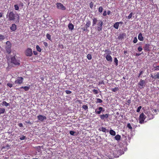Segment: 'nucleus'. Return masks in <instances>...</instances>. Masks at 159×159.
<instances>
[{
  "label": "nucleus",
  "instance_id": "1",
  "mask_svg": "<svg viewBox=\"0 0 159 159\" xmlns=\"http://www.w3.org/2000/svg\"><path fill=\"white\" fill-rule=\"evenodd\" d=\"M7 16L8 17L10 21L13 20L15 23H18L20 20V16L18 14H15L13 11L8 12Z\"/></svg>",
  "mask_w": 159,
  "mask_h": 159
},
{
  "label": "nucleus",
  "instance_id": "2",
  "mask_svg": "<svg viewBox=\"0 0 159 159\" xmlns=\"http://www.w3.org/2000/svg\"><path fill=\"white\" fill-rule=\"evenodd\" d=\"M11 62L16 65H20V61L16 55L11 57Z\"/></svg>",
  "mask_w": 159,
  "mask_h": 159
},
{
  "label": "nucleus",
  "instance_id": "3",
  "mask_svg": "<svg viewBox=\"0 0 159 159\" xmlns=\"http://www.w3.org/2000/svg\"><path fill=\"white\" fill-rule=\"evenodd\" d=\"M6 44L7 45L5 47L6 50L8 53L10 54L11 52V44L9 41H7Z\"/></svg>",
  "mask_w": 159,
  "mask_h": 159
},
{
  "label": "nucleus",
  "instance_id": "4",
  "mask_svg": "<svg viewBox=\"0 0 159 159\" xmlns=\"http://www.w3.org/2000/svg\"><path fill=\"white\" fill-rule=\"evenodd\" d=\"M146 118V116L142 113L139 115V123L141 124H142L144 123V120Z\"/></svg>",
  "mask_w": 159,
  "mask_h": 159
},
{
  "label": "nucleus",
  "instance_id": "5",
  "mask_svg": "<svg viewBox=\"0 0 159 159\" xmlns=\"http://www.w3.org/2000/svg\"><path fill=\"white\" fill-rule=\"evenodd\" d=\"M105 52H107L108 54H107L106 56V60L108 61H110L111 62L112 61V59L111 57L109 54H111V51H110L108 50L107 49H106L105 50Z\"/></svg>",
  "mask_w": 159,
  "mask_h": 159
},
{
  "label": "nucleus",
  "instance_id": "6",
  "mask_svg": "<svg viewBox=\"0 0 159 159\" xmlns=\"http://www.w3.org/2000/svg\"><path fill=\"white\" fill-rule=\"evenodd\" d=\"M103 24V22L101 20H98V22L97 24V29L98 32H100L102 30V26Z\"/></svg>",
  "mask_w": 159,
  "mask_h": 159
},
{
  "label": "nucleus",
  "instance_id": "7",
  "mask_svg": "<svg viewBox=\"0 0 159 159\" xmlns=\"http://www.w3.org/2000/svg\"><path fill=\"white\" fill-rule=\"evenodd\" d=\"M25 54L27 57H31L33 53L31 48H28L25 51Z\"/></svg>",
  "mask_w": 159,
  "mask_h": 159
},
{
  "label": "nucleus",
  "instance_id": "8",
  "mask_svg": "<svg viewBox=\"0 0 159 159\" xmlns=\"http://www.w3.org/2000/svg\"><path fill=\"white\" fill-rule=\"evenodd\" d=\"M57 8L59 9L62 10H64L66 9V8L60 2L57 3L56 4Z\"/></svg>",
  "mask_w": 159,
  "mask_h": 159
},
{
  "label": "nucleus",
  "instance_id": "9",
  "mask_svg": "<svg viewBox=\"0 0 159 159\" xmlns=\"http://www.w3.org/2000/svg\"><path fill=\"white\" fill-rule=\"evenodd\" d=\"M37 118L38 120L40 122H43L44 120L46 119V116H44L40 115L37 116Z\"/></svg>",
  "mask_w": 159,
  "mask_h": 159
},
{
  "label": "nucleus",
  "instance_id": "10",
  "mask_svg": "<svg viewBox=\"0 0 159 159\" xmlns=\"http://www.w3.org/2000/svg\"><path fill=\"white\" fill-rule=\"evenodd\" d=\"M23 80V78L21 77H19L15 81V83L16 84H20L22 83Z\"/></svg>",
  "mask_w": 159,
  "mask_h": 159
},
{
  "label": "nucleus",
  "instance_id": "11",
  "mask_svg": "<svg viewBox=\"0 0 159 159\" xmlns=\"http://www.w3.org/2000/svg\"><path fill=\"white\" fill-rule=\"evenodd\" d=\"M109 115L108 114H106L105 115H100L99 116L101 119L102 120H105L107 119Z\"/></svg>",
  "mask_w": 159,
  "mask_h": 159
},
{
  "label": "nucleus",
  "instance_id": "12",
  "mask_svg": "<svg viewBox=\"0 0 159 159\" xmlns=\"http://www.w3.org/2000/svg\"><path fill=\"white\" fill-rule=\"evenodd\" d=\"M151 77L155 80L159 79V72H157L156 74H155L154 75L151 74Z\"/></svg>",
  "mask_w": 159,
  "mask_h": 159
},
{
  "label": "nucleus",
  "instance_id": "13",
  "mask_svg": "<svg viewBox=\"0 0 159 159\" xmlns=\"http://www.w3.org/2000/svg\"><path fill=\"white\" fill-rule=\"evenodd\" d=\"M145 81L141 79L138 83V84L142 87V88H143L145 86Z\"/></svg>",
  "mask_w": 159,
  "mask_h": 159
},
{
  "label": "nucleus",
  "instance_id": "14",
  "mask_svg": "<svg viewBox=\"0 0 159 159\" xmlns=\"http://www.w3.org/2000/svg\"><path fill=\"white\" fill-rule=\"evenodd\" d=\"M98 109V111H97V109L95 110V112L97 114H99L101 113V111H104L103 108L102 107H99Z\"/></svg>",
  "mask_w": 159,
  "mask_h": 159
},
{
  "label": "nucleus",
  "instance_id": "15",
  "mask_svg": "<svg viewBox=\"0 0 159 159\" xmlns=\"http://www.w3.org/2000/svg\"><path fill=\"white\" fill-rule=\"evenodd\" d=\"M17 29L16 25L15 24H12L10 27V29L13 31H15Z\"/></svg>",
  "mask_w": 159,
  "mask_h": 159
},
{
  "label": "nucleus",
  "instance_id": "16",
  "mask_svg": "<svg viewBox=\"0 0 159 159\" xmlns=\"http://www.w3.org/2000/svg\"><path fill=\"white\" fill-rule=\"evenodd\" d=\"M147 116L149 118V120H151L154 118V115L151 113L150 112L147 113Z\"/></svg>",
  "mask_w": 159,
  "mask_h": 159
},
{
  "label": "nucleus",
  "instance_id": "17",
  "mask_svg": "<svg viewBox=\"0 0 159 159\" xmlns=\"http://www.w3.org/2000/svg\"><path fill=\"white\" fill-rule=\"evenodd\" d=\"M126 34L125 33H124L122 34H120L118 37V39H122L124 37H125Z\"/></svg>",
  "mask_w": 159,
  "mask_h": 159
},
{
  "label": "nucleus",
  "instance_id": "18",
  "mask_svg": "<svg viewBox=\"0 0 159 159\" xmlns=\"http://www.w3.org/2000/svg\"><path fill=\"white\" fill-rule=\"evenodd\" d=\"M149 44H145L144 46L143 47V48L145 52H148L149 51Z\"/></svg>",
  "mask_w": 159,
  "mask_h": 159
},
{
  "label": "nucleus",
  "instance_id": "19",
  "mask_svg": "<svg viewBox=\"0 0 159 159\" xmlns=\"http://www.w3.org/2000/svg\"><path fill=\"white\" fill-rule=\"evenodd\" d=\"M138 39L140 41H143L144 40L143 37L142 36V34L141 33H140L138 36Z\"/></svg>",
  "mask_w": 159,
  "mask_h": 159
},
{
  "label": "nucleus",
  "instance_id": "20",
  "mask_svg": "<svg viewBox=\"0 0 159 159\" xmlns=\"http://www.w3.org/2000/svg\"><path fill=\"white\" fill-rule=\"evenodd\" d=\"M68 27L70 30H72L74 29V26L71 23H69L68 25Z\"/></svg>",
  "mask_w": 159,
  "mask_h": 159
},
{
  "label": "nucleus",
  "instance_id": "21",
  "mask_svg": "<svg viewBox=\"0 0 159 159\" xmlns=\"http://www.w3.org/2000/svg\"><path fill=\"white\" fill-rule=\"evenodd\" d=\"M98 20H97V19L96 18H94L93 19V25L92 26H95L96 24L97 23V22L98 21Z\"/></svg>",
  "mask_w": 159,
  "mask_h": 159
},
{
  "label": "nucleus",
  "instance_id": "22",
  "mask_svg": "<svg viewBox=\"0 0 159 159\" xmlns=\"http://www.w3.org/2000/svg\"><path fill=\"white\" fill-rule=\"evenodd\" d=\"M30 88V86H22L20 88V89H23L25 91H28Z\"/></svg>",
  "mask_w": 159,
  "mask_h": 159
},
{
  "label": "nucleus",
  "instance_id": "23",
  "mask_svg": "<svg viewBox=\"0 0 159 159\" xmlns=\"http://www.w3.org/2000/svg\"><path fill=\"white\" fill-rule=\"evenodd\" d=\"M102 131V132L106 133V132H109V130H107L105 128L103 127L101 128V130L100 129V131Z\"/></svg>",
  "mask_w": 159,
  "mask_h": 159
},
{
  "label": "nucleus",
  "instance_id": "24",
  "mask_svg": "<svg viewBox=\"0 0 159 159\" xmlns=\"http://www.w3.org/2000/svg\"><path fill=\"white\" fill-rule=\"evenodd\" d=\"M110 134L112 136H115L116 134V133L115 131L112 129H111L109 132Z\"/></svg>",
  "mask_w": 159,
  "mask_h": 159
},
{
  "label": "nucleus",
  "instance_id": "25",
  "mask_svg": "<svg viewBox=\"0 0 159 159\" xmlns=\"http://www.w3.org/2000/svg\"><path fill=\"white\" fill-rule=\"evenodd\" d=\"M1 104L2 106H5L6 107H7L9 106V103H8L4 101L2 102Z\"/></svg>",
  "mask_w": 159,
  "mask_h": 159
},
{
  "label": "nucleus",
  "instance_id": "26",
  "mask_svg": "<svg viewBox=\"0 0 159 159\" xmlns=\"http://www.w3.org/2000/svg\"><path fill=\"white\" fill-rule=\"evenodd\" d=\"M121 138V136L120 135L117 134L115 136V140H117V141H119L120 140Z\"/></svg>",
  "mask_w": 159,
  "mask_h": 159
},
{
  "label": "nucleus",
  "instance_id": "27",
  "mask_svg": "<svg viewBox=\"0 0 159 159\" xmlns=\"http://www.w3.org/2000/svg\"><path fill=\"white\" fill-rule=\"evenodd\" d=\"M91 25V21L89 20H88L86 22L85 27H86V28H88V27H89Z\"/></svg>",
  "mask_w": 159,
  "mask_h": 159
},
{
  "label": "nucleus",
  "instance_id": "28",
  "mask_svg": "<svg viewBox=\"0 0 159 159\" xmlns=\"http://www.w3.org/2000/svg\"><path fill=\"white\" fill-rule=\"evenodd\" d=\"M119 25L118 23L117 22H116L113 25V27L115 29H118Z\"/></svg>",
  "mask_w": 159,
  "mask_h": 159
},
{
  "label": "nucleus",
  "instance_id": "29",
  "mask_svg": "<svg viewBox=\"0 0 159 159\" xmlns=\"http://www.w3.org/2000/svg\"><path fill=\"white\" fill-rule=\"evenodd\" d=\"M5 112V109L4 108H0V114H3Z\"/></svg>",
  "mask_w": 159,
  "mask_h": 159
},
{
  "label": "nucleus",
  "instance_id": "30",
  "mask_svg": "<svg viewBox=\"0 0 159 159\" xmlns=\"http://www.w3.org/2000/svg\"><path fill=\"white\" fill-rule=\"evenodd\" d=\"M36 48L37 51L39 52H40L41 51V49L38 45H36Z\"/></svg>",
  "mask_w": 159,
  "mask_h": 159
},
{
  "label": "nucleus",
  "instance_id": "31",
  "mask_svg": "<svg viewBox=\"0 0 159 159\" xmlns=\"http://www.w3.org/2000/svg\"><path fill=\"white\" fill-rule=\"evenodd\" d=\"M119 90L118 87H115L114 88H112L111 90L113 92H116Z\"/></svg>",
  "mask_w": 159,
  "mask_h": 159
},
{
  "label": "nucleus",
  "instance_id": "32",
  "mask_svg": "<svg viewBox=\"0 0 159 159\" xmlns=\"http://www.w3.org/2000/svg\"><path fill=\"white\" fill-rule=\"evenodd\" d=\"M114 62L115 63L116 66H117L118 65V60L116 57L114 58Z\"/></svg>",
  "mask_w": 159,
  "mask_h": 159
},
{
  "label": "nucleus",
  "instance_id": "33",
  "mask_svg": "<svg viewBox=\"0 0 159 159\" xmlns=\"http://www.w3.org/2000/svg\"><path fill=\"white\" fill-rule=\"evenodd\" d=\"M102 102V101L101 99L97 98L96 103H101Z\"/></svg>",
  "mask_w": 159,
  "mask_h": 159
},
{
  "label": "nucleus",
  "instance_id": "34",
  "mask_svg": "<svg viewBox=\"0 0 159 159\" xmlns=\"http://www.w3.org/2000/svg\"><path fill=\"white\" fill-rule=\"evenodd\" d=\"M87 58L88 59L90 60L92 59V55L90 54H88L87 55Z\"/></svg>",
  "mask_w": 159,
  "mask_h": 159
},
{
  "label": "nucleus",
  "instance_id": "35",
  "mask_svg": "<svg viewBox=\"0 0 159 159\" xmlns=\"http://www.w3.org/2000/svg\"><path fill=\"white\" fill-rule=\"evenodd\" d=\"M93 92L95 94H97L98 93V90L95 89H93Z\"/></svg>",
  "mask_w": 159,
  "mask_h": 159
},
{
  "label": "nucleus",
  "instance_id": "36",
  "mask_svg": "<svg viewBox=\"0 0 159 159\" xmlns=\"http://www.w3.org/2000/svg\"><path fill=\"white\" fill-rule=\"evenodd\" d=\"M14 7L15 9L17 11L19 10V7L17 4L15 5Z\"/></svg>",
  "mask_w": 159,
  "mask_h": 159
},
{
  "label": "nucleus",
  "instance_id": "37",
  "mask_svg": "<svg viewBox=\"0 0 159 159\" xmlns=\"http://www.w3.org/2000/svg\"><path fill=\"white\" fill-rule=\"evenodd\" d=\"M103 10V8L102 7L100 6L98 8V11L100 13H101Z\"/></svg>",
  "mask_w": 159,
  "mask_h": 159
},
{
  "label": "nucleus",
  "instance_id": "38",
  "mask_svg": "<svg viewBox=\"0 0 159 159\" xmlns=\"http://www.w3.org/2000/svg\"><path fill=\"white\" fill-rule=\"evenodd\" d=\"M46 37L49 40L51 39V36L49 34H47L46 35Z\"/></svg>",
  "mask_w": 159,
  "mask_h": 159
},
{
  "label": "nucleus",
  "instance_id": "39",
  "mask_svg": "<svg viewBox=\"0 0 159 159\" xmlns=\"http://www.w3.org/2000/svg\"><path fill=\"white\" fill-rule=\"evenodd\" d=\"M82 107L85 110H87L88 109V107L86 105H83L82 106Z\"/></svg>",
  "mask_w": 159,
  "mask_h": 159
},
{
  "label": "nucleus",
  "instance_id": "40",
  "mask_svg": "<svg viewBox=\"0 0 159 159\" xmlns=\"http://www.w3.org/2000/svg\"><path fill=\"white\" fill-rule=\"evenodd\" d=\"M93 6V3L92 2H91L89 3L90 7L91 8H92Z\"/></svg>",
  "mask_w": 159,
  "mask_h": 159
},
{
  "label": "nucleus",
  "instance_id": "41",
  "mask_svg": "<svg viewBox=\"0 0 159 159\" xmlns=\"http://www.w3.org/2000/svg\"><path fill=\"white\" fill-rule=\"evenodd\" d=\"M154 70H159V66H157L154 67Z\"/></svg>",
  "mask_w": 159,
  "mask_h": 159
},
{
  "label": "nucleus",
  "instance_id": "42",
  "mask_svg": "<svg viewBox=\"0 0 159 159\" xmlns=\"http://www.w3.org/2000/svg\"><path fill=\"white\" fill-rule=\"evenodd\" d=\"M126 104L128 105H129L131 103V101L130 99H129L126 101Z\"/></svg>",
  "mask_w": 159,
  "mask_h": 159
},
{
  "label": "nucleus",
  "instance_id": "43",
  "mask_svg": "<svg viewBox=\"0 0 159 159\" xmlns=\"http://www.w3.org/2000/svg\"><path fill=\"white\" fill-rule=\"evenodd\" d=\"M132 15H133V13L132 12L130 13L127 17L128 19H130L132 17Z\"/></svg>",
  "mask_w": 159,
  "mask_h": 159
},
{
  "label": "nucleus",
  "instance_id": "44",
  "mask_svg": "<svg viewBox=\"0 0 159 159\" xmlns=\"http://www.w3.org/2000/svg\"><path fill=\"white\" fill-rule=\"evenodd\" d=\"M127 127L130 129H132V127L131 126V125L130 123L128 124Z\"/></svg>",
  "mask_w": 159,
  "mask_h": 159
},
{
  "label": "nucleus",
  "instance_id": "45",
  "mask_svg": "<svg viewBox=\"0 0 159 159\" xmlns=\"http://www.w3.org/2000/svg\"><path fill=\"white\" fill-rule=\"evenodd\" d=\"M138 41V40L136 37H135L133 40V43H136Z\"/></svg>",
  "mask_w": 159,
  "mask_h": 159
},
{
  "label": "nucleus",
  "instance_id": "46",
  "mask_svg": "<svg viewBox=\"0 0 159 159\" xmlns=\"http://www.w3.org/2000/svg\"><path fill=\"white\" fill-rule=\"evenodd\" d=\"M5 39L4 36L2 35H0V40H3Z\"/></svg>",
  "mask_w": 159,
  "mask_h": 159
},
{
  "label": "nucleus",
  "instance_id": "47",
  "mask_svg": "<svg viewBox=\"0 0 159 159\" xmlns=\"http://www.w3.org/2000/svg\"><path fill=\"white\" fill-rule=\"evenodd\" d=\"M138 49L139 52H140L142 50L143 48L141 46H139L138 48Z\"/></svg>",
  "mask_w": 159,
  "mask_h": 159
},
{
  "label": "nucleus",
  "instance_id": "48",
  "mask_svg": "<svg viewBox=\"0 0 159 159\" xmlns=\"http://www.w3.org/2000/svg\"><path fill=\"white\" fill-rule=\"evenodd\" d=\"M141 108L142 107L141 106H140L139 107H138L136 111L137 112H139L140 111V109H141Z\"/></svg>",
  "mask_w": 159,
  "mask_h": 159
},
{
  "label": "nucleus",
  "instance_id": "49",
  "mask_svg": "<svg viewBox=\"0 0 159 159\" xmlns=\"http://www.w3.org/2000/svg\"><path fill=\"white\" fill-rule=\"evenodd\" d=\"M75 133V132L71 130L70 131V134L72 135H74Z\"/></svg>",
  "mask_w": 159,
  "mask_h": 159
},
{
  "label": "nucleus",
  "instance_id": "50",
  "mask_svg": "<svg viewBox=\"0 0 159 159\" xmlns=\"http://www.w3.org/2000/svg\"><path fill=\"white\" fill-rule=\"evenodd\" d=\"M26 137L24 135H22L21 137H20V139L21 140H24L25 138Z\"/></svg>",
  "mask_w": 159,
  "mask_h": 159
},
{
  "label": "nucleus",
  "instance_id": "51",
  "mask_svg": "<svg viewBox=\"0 0 159 159\" xmlns=\"http://www.w3.org/2000/svg\"><path fill=\"white\" fill-rule=\"evenodd\" d=\"M65 92L67 94H70L71 93V92L70 91L68 90H66Z\"/></svg>",
  "mask_w": 159,
  "mask_h": 159
},
{
  "label": "nucleus",
  "instance_id": "52",
  "mask_svg": "<svg viewBox=\"0 0 159 159\" xmlns=\"http://www.w3.org/2000/svg\"><path fill=\"white\" fill-rule=\"evenodd\" d=\"M7 85L10 88H11L12 87V84L10 83L7 84Z\"/></svg>",
  "mask_w": 159,
  "mask_h": 159
},
{
  "label": "nucleus",
  "instance_id": "53",
  "mask_svg": "<svg viewBox=\"0 0 159 159\" xmlns=\"http://www.w3.org/2000/svg\"><path fill=\"white\" fill-rule=\"evenodd\" d=\"M143 73V71H141V70L140 71L139 73V75L138 76V77H139Z\"/></svg>",
  "mask_w": 159,
  "mask_h": 159
},
{
  "label": "nucleus",
  "instance_id": "54",
  "mask_svg": "<svg viewBox=\"0 0 159 159\" xmlns=\"http://www.w3.org/2000/svg\"><path fill=\"white\" fill-rule=\"evenodd\" d=\"M107 15V14L106 11H105L103 13V15L104 16H105Z\"/></svg>",
  "mask_w": 159,
  "mask_h": 159
},
{
  "label": "nucleus",
  "instance_id": "55",
  "mask_svg": "<svg viewBox=\"0 0 159 159\" xmlns=\"http://www.w3.org/2000/svg\"><path fill=\"white\" fill-rule=\"evenodd\" d=\"M18 125L20 127H22L23 126V124L21 123L19 124Z\"/></svg>",
  "mask_w": 159,
  "mask_h": 159
},
{
  "label": "nucleus",
  "instance_id": "56",
  "mask_svg": "<svg viewBox=\"0 0 159 159\" xmlns=\"http://www.w3.org/2000/svg\"><path fill=\"white\" fill-rule=\"evenodd\" d=\"M34 54V55H37L38 54V52L36 51H33Z\"/></svg>",
  "mask_w": 159,
  "mask_h": 159
},
{
  "label": "nucleus",
  "instance_id": "57",
  "mask_svg": "<svg viewBox=\"0 0 159 159\" xmlns=\"http://www.w3.org/2000/svg\"><path fill=\"white\" fill-rule=\"evenodd\" d=\"M141 54V53H136L135 55L136 56H140Z\"/></svg>",
  "mask_w": 159,
  "mask_h": 159
},
{
  "label": "nucleus",
  "instance_id": "58",
  "mask_svg": "<svg viewBox=\"0 0 159 159\" xmlns=\"http://www.w3.org/2000/svg\"><path fill=\"white\" fill-rule=\"evenodd\" d=\"M88 28H86V27H85L83 29V30L84 31H86L87 30Z\"/></svg>",
  "mask_w": 159,
  "mask_h": 159
},
{
  "label": "nucleus",
  "instance_id": "59",
  "mask_svg": "<svg viewBox=\"0 0 159 159\" xmlns=\"http://www.w3.org/2000/svg\"><path fill=\"white\" fill-rule=\"evenodd\" d=\"M44 44L45 46L46 47L48 46V43L46 42H44Z\"/></svg>",
  "mask_w": 159,
  "mask_h": 159
},
{
  "label": "nucleus",
  "instance_id": "60",
  "mask_svg": "<svg viewBox=\"0 0 159 159\" xmlns=\"http://www.w3.org/2000/svg\"><path fill=\"white\" fill-rule=\"evenodd\" d=\"M111 13V11L109 10L107 12V14L108 15H110Z\"/></svg>",
  "mask_w": 159,
  "mask_h": 159
},
{
  "label": "nucleus",
  "instance_id": "61",
  "mask_svg": "<svg viewBox=\"0 0 159 159\" xmlns=\"http://www.w3.org/2000/svg\"><path fill=\"white\" fill-rule=\"evenodd\" d=\"M117 22L118 23L119 25L120 24H123V22L122 21H120V22Z\"/></svg>",
  "mask_w": 159,
  "mask_h": 159
},
{
  "label": "nucleus",
  "instance_id": "62",
  "mask_svg": "<svg viewBox=\"0 0 159 159\" xmlns=\"http://www.w3.org/2000/svg\"><path fill=\"white\" fill-rule=\"evenodd\" d=\"M154 111L155 112H157V110L156 109H153L152 110V111Z\"/></svg>",
  "mask_w": 159,
  "mask_h": 159
},
{
  "label": "nucleus",
  "instance_id": "63",
  "mask_svg": "<svg viewBox=\"0 0 159 159\" xmlns=\"http://www.w3.org/2000/svg\"><path fill=\"white\" fill-rule=\"evenodd\" d=\"M2 13H0V17H2Z\"/></svg>",
  "mask_w": 159,
  "mask_h": 159
},
{
  "label": "nucleus",
  "instance_id": "64",
  "mask_svg": "<svg viewBox=\"0 0 159 159\" xmlns=\"http://www.w3.org/2000/svg\"><path fill=\"white\" fill-rule=\"evenodd\" d=\"M124 53L125 54H126L127 53V51H124Z\"/></svg>",
  "mask_w": 159,
  "mask_h": 159
}]
</instances>
